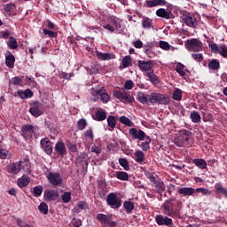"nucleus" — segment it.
Here are the masks:
<instances>
[{"label": "nucleus", "instance_id": "nucleus-1", "mask_svg": "<svg viewBox=\"0 0 227 227\" xmlns=\"http://www.w3.org/2000/svg\"><path fill=\"white\" fill-rule=\"evenodd\" d=\"M192 136V132L188 129H181L178 133V136L174 138V144L176 146L182 148L184 146V143L189 141V137Z\"/></svg>", "mask_w": 227, "mask_h": 227}, {"label": "nucleus", "instance_id": "nucleus-2", "mask_svg": "<svg viewBox=\"0 0 227 227\" xmlns=\"http://www.w3.org/2000/svg\"><path fill=\"white\" fill-rule=\"evenodd\" d=\"M149 102H151V104L168 106V104H169V97L160 93L153 92L149 96Z\"/></svg>", "mask_w": 227, "mask_h": 227}, {"label": "nucleus", "instance_id": "nucleus-3", "mask_svg": "<svg viewBox=\"0 0 227 227\" xmlns=\"http://www.w3.org/2000/svg\"><path fill=\"white\" fill-rule=\"evenodd\" d=\"M91 95L93 98L94 102H97L98 100V97H100V100L103 102V104H107L109 102V94L104 90V89H91Z\"/></svg>", "mask_w": 227, "mask_h": 227}, {"label": "nucleus", "instance_id": "nucleus-4", "mask_svg": "<svg viewBox=\"0 0 227 227\" xmlns=\"http://www.w3.org/2000/svg\"><path fill=\"white\" fill-rule=\"evenodd\" d=\"M188 51L191 52H200L203 49V43L199 39H191L188 40L185 43Z\"/></svg>", "mask_w": 227, "mask_h": 227}, {"label": "nucleus", "instance_id": "nucleus-5", "mask_svg": "<svg viewBox=\"0 0 227 227\" xmlns=\"http://www.w3.org/2000/svg\"><path fill=\"white\" fill-rule=\"evenodd\" d=\"M175 200L170 199L166 200L165 203L162 204V208L164 210V214L168 215V217H175Z\"/></svg>", "mask_w": 227, "mask_h": 227}, {"label": "nucleus", "instance_id": "nucleus-6", "mask_svg": "<svg viewBox=\"0 0 227 227\" xmlns=\"http://www.w3.org/2000/svg\"><path fill=\"white\" fill-rule=\"evenodd\" d=\"M48 182L53 185V187H59L63 184V178H61V176L58 172H50L47 175Z\"/></svg>", "mask_w": 227, "mask_h": 227}, {"label": "nucleus", "instance_id": "nucleus-7", "mask_svg": "<svg viewBox=\"0 0 227 227\" xmlns=\"http://www.w3.org/2000/svg\"><path fill=\"white\" fill-rule=\"evenodd\" d=\"M153 62L152 60H139L138 61V68H140L141 72L144 73V75L153 72Z\"/></svg>", "mask_w": 227, "mask_h": 227}, {"label": "nucleus", "instance_id": "nucleus-8", "mask_svg": "<svg viewBox=\"0 0 227 227\" xmlns=\"http://www.w3.org/2000/svg\"><path fill=\"white\" fill-rule=\"evenodd\" d=\"M106 203L111 208H120L121 207V200L116 198V194L109 193L106 196Z\"/></svg>", "mask_w": 227, "mask_h": 227}, {"label": "nucleus", "instance_id": "nucleus-9", "mask_svg": "<svg viewBox=\"0 0 227 227\" xmlns=\"http://www.w3.org/2000/svg\"><path fill=\"white\" fill-rule=\"evenodd\" d=\"M129 135L131 139H138V141H145V137H146V134L142 129H137L136 128H131L129 129Z\"/></svg>", "mask_w": 227, "mask_h": 227}, {"label": "nucleus", "instance_id": "nucleus-10", "mask_svg": "<svg viewBox=\"0 0 227 227\" xmlns=\"http://www.w3.org/2000/svg\"><path fill=\"white\" fill-rule=\"evenodd\" d=\"M24 166H22V160H20L18 162L10 163L7 166V172L10 173V175H19L20 171H22Z\"/></svg>", "mask_w": 227, "mask_h": 227}, {"label": "nucleus", "instance_id": "nucleus-11", "mask_svg": "<svg viewBox=\"0 0 227 227\" xmlns=\"http://www.w3.org/2000/svg\"><path fill=\"white\" fill-rule=\"evenodd\" d=\"M182 20L184 24L189 26L190 27H196L198 26V21L196 20V17L192 16V14L186 13L183 14Z\"/></svg>", "mask_w": 227, "mask_h": 227}, {"label": "nucleus", "instance_id": "nucleus-12", "mask_svg": "<svg viewBox=\"0 0 227 227\" xmlns=\"http://www.w3.org/2000/svg\"><path fill=\"white\" fill-rule=\"evenodd\" d=\"M21 132L25 139H31L35 136V127L31 124L22 126Z\"/></svg>", "mask_w": 227, "mask_h": 227}, {"label": "nucleus", "instance_id": "nucleus-13", "mask_svg": "<svg viewBox=\"0 0 227 227\" xmlns=\"http://www.w3.org/2000/svg\"><path fill=\"white\" fill-rule=\"evenodd\" d=\"M155 221L158 226H171V224H173V219L162 215H157Z\"/></svg>", "mask_w": 227, "mask_h": 227}, {"label": "nucleus", "instance_id": "nucleus-14", "mask_svg": "<svg viewBox=\"0 0 227 227\" xmlns=\"http://www.w3.org/2000/svg\"><path fill=\"white\" fill-rule=\"evenodd\" d=\"M59 198V192L56 190H46L44 192L45 201H56Z\"/></svg>", "mask_w": 227, "mask_h": 227}, {"label": "nucleus", "instance_id": "nucleus-15", "mask_svg": "<svg viewBox=\"0 0 227 227\" xmlns=\"http://www.w3.org/2000/svg\"><path fill=\"white\" fill-rule=\"evenodd\" d=\"M29 113L32 116H35V118L42 116V114H43V111H42V105L38 102L34 103L29 109Z\"/></svg>", "mask_w": 227, "mask_h": 227}, {"label": "nucleus", "instance_id": "nucleus-16", "mask_svg": "<svg viewBox=\"0 0 227 227\" xmlns=\"http://www.w3.org/2000/svg\"><path fill=\"white\" fill-rule=\"evenodd\" d=\"M40 145L47 155H51L52 153V142H51L49 138L41 139Z\"/></svg>", "mask_w": 227, "mask_h": 227}, {"label": "nucleus", "instance_id": "nucleus-17", "mask_svg": "<svg viewBox=\"0 0 227 227\" xmlns=\"http://www.w3.org/2000/svg\"><path fill=\"white\" fill-rule=\"evenodd\" d=\"M96 56L101 61H109L111 59H116V55H114V53H109V52L97 51Z\"/></svg>", "mask_w": 227, "mask_h": 227}, {"label": "nucleus", "instance_id": "nucleus-18", "mask_svg": "<svg viewBox=\"0 0 227 227\" xmlns=\"http://www.w3.org/2000/svg\"><path fill=\"white\" fill-rule=\"evenodd\" d=\"M55 152L60 155V157H65L67 155V145L63 142H57L55 145Z\"/></svg>", "mask_w": 227, "mask_h": 227}, {"label": "nucleus", "instance_id": "nucleus-19", "mask_svg": "<svg viewBox=\"0 0 227 227\" xmlns=\"http://www.w3.org/2000/svg\"><path fill=\"white\" fill-rule=\"evenodd\" d=\"M176 70L181 77H183L184 79H187V72H189V70H187V67H185L184 64L177 63L176 66Z\"/></svg>", "mask_w": 227, "mask_h": 227}, {"label": "nucleus", "instance_id": "nucleus-20", "mask_svg": "<svg viewBox=\"0 0 227 227\" xmlns=\"http://www.w3.org/2000/svg\"><path fill=\"white\" fill-rule=\"evenodd\" d=\"M96 219L99 221L101 224L107 226L108 223L113 219V216L111 215L98 214Z\"/></svg>", "mask_w": 227, "mask_h": 227}, {"label": "nucleus", "instance_id": "nucleus-21", "mask_svg": "<svg viewBox=\"0 0 227 227\" xmlns=\"http://www.w3.org/2000/svg\"><path fill=\"white\" fill-rule=\"evenodd\" d=\"M166 0H146L145 5L147 8H155V6H164Z\"/></svg>", "mask_w": 227, "mask_h": 227}, {"label": "nucleus", "instance_id": "nucleus-22", "mask_svg": "<svg viewBox=\"0 0 227 227\" xmlns=\"http://www.w3.org/2000/svg\"><path fill=\"white\" fill-rule=\"evenodd\" d=\"M156 15L167 20L173 19V13L171 12L166 11V9L163 8L158 9L156 11Z\"/></svg>", "mask_w": 227, "mask_h": 227}, {"label": "nucleus", "instance_id": "nucleus-23", "mask_svg": "<svg viewBox=\"0 0 227 227\" xmlns=\"http://www.w3.org/2000/svg\"><path fill=\"white\" fill-rule=\"evenodd\" d=\"M17 95L18 97H20V98L25 100L26 98H31L33 97V91L29 89H27L25 90H19L17 91Z\"/></svg>", "mask_w": 227, "mask_h": 227}, {"label": "nucleus", "instance_id": "nucleus-24", "mask_svg": "<svg viewBox=\"0 0 227 227\" xmlns=\"http://www.w3.org/2000/svg\"><path fill=\"white\" fill-rule=\"evenodd\" d=\"M153 187L154 188V191L158 192V194H162L164 191H166V184H164V183L160 181H156L155 183H153Z\"/></svg>", "mask_w": 227, "mask_h": 227}, {"label": "nucleus", "instance_id": "nucleus-25", "mask_svg": "<svg viewBox=\"0 0 227 227\" xmlns=\"http://www.w3.org/2000/svg\"><path fill=\"white\" fill-rule=\"evenodd\" d=\"M94 120L97 121H104L107 118V113L104 109L100 108L96 112V114L93 116Z\"/></svg>", "mask_w": 227, "mask_h": 227}, {"label": "nucleus", "instance_id": "nucleus-26", "mask_svg": "<svg viewBox=\"0 0 227 227\" xmlns=\"http://www.w3.org/2000/svg\"><path fill=\"white\" fill-rule=\"evenodd\" d=\"M178 194H183V196H192V194H194V192H196V190H194V188L192 187H184V188H180L177 191Z\"/></svg>", "mask_w": 227, "mask_h": 227}, {"label": "nucleus", "instance_id": "nucleus-27", "mask_svg": "<svg viewBox=\"0 0 227 227\" xmlns=\"http://www.w3.org/2000/svg\"><path fill=\"white\" fill-rule=\"evenodd\" d=\"M110 23L114 27V31H121V20L113 17L110 19Z\"/></svg>", "mask_w": 227, "mask_h": 227}, {"label": "nucleus", "instance_id": "nucleus-28", "mask_svg": "<svg viewBox=\"0 0 227 227\" xmlns=\"http://www.w3.org/2000/svg\"><path fill=\"white\" fill-rule=\"evenodd\" d=\"M145 76L147 77L146 81H149V82H152V84H159V77L155 74L154 71L147 73V74H145Z\"/></svg>", "mask_w": 227, "mask_h": 227}, {"label": "nucleus", "instance_id": "nucleus-29", "mask_svg": "<svg viewBox=\"0 0 227 227\" xmlns=\"http://www.w3.org/2000/svg\"><path fill=\"white\" fill-rule=\"evenodd\" d=\"M29 182H31V179L27 176H22L18 179L17 184L22 189L24 187H27V185H29Z\"/></svg>", "mask_w": 227, "mask_h": 227}, {"label": "nucleus", "instance_id": "nucleus-30", "mask_svg": "<svg viewBox=\"0 0 227 227\" xmlns=\"http://www.w3.org/2000/svg\"><path fill=\"white\" fill-rule=\"evenodd\" d=\"M5 64L8 68H13L15 67V56L10 53L9 55L5 56Z\"/></svg>", "mask_w": 227, "mask_h": 227}, {"label": "nucleus", "instance_id": "nucleus-31", "mask_svg": "<svg viewBox=\"0 0 227 227\" xmlns=\"http://www.w3.org/2000/svg\"><path fill=\"white\" fill-rule=\"evenodd\" d=\"M215 189L218 194H223V196H224V198H227V189L224 188V186H223V184H221V183H216L215 184Z\"/></svg>", "mask_w": 227, "mask_h": 227}, {"label": "nucleus", "instance_id": "nucleus-32", "mask_svg": "<svg viewBox=\"0 0 227 227\" xmlns=\"http://www.w3.org/2000/svg\"><path fill=\"white\" fill-rule=\"evenodd\" d=\"M192 163L200 169H207V161L203 159H194Z\"/></svg>", "mask_w": 227, "mask_h": 227}, {"label": "nucleus", "instance_id": "nucleus-33", "mask_svg": "<svg viewBox=\"0 0 227 227\" xmlns=\"http://www.w3.org/2000/svg\"><path fill=\"white\" fill-rule=\"evenodd\" d=\"M137 97L140 104H148V100L150 99V96L145 94L144 92H138Z\"/></svg>", "mask_w": 227, "mask_h": 227}, {"label": "nucleus", "instance_id": "nucleus-34", "mask_svg": "<svg viewBox=\"0 0 227 227\" xmlns=\"http://www.w3.org/2000/svg\"><path fill=\"white\" fill-rule=\"evenodd\" d=\"M83 137H85L87 141L93 143L95 139V136L93 135V129L90 128L89 129H87L83 134Z\"/></svg>", "mask_w": 227, "mask_h": 227}, {"label": "nucleus", "instance_id": "nucleus-35", "mask_svg": "<svg viewBox=\"0 0 227 227\" xmlns=\"http://www.w3.org/2000/svg\"><path fill=\"white\" fill-rule=\"evenodd\" d=\"M106 120L107 125L111 129L110 130H114V128L116 127V117L109 115Z\"/></svg>", "mask_w": 227, "mask_h": 227}, {"label": "nucleus", "instance_id": "nucleus-36", "mask_svg": "<svg viewBox=\"0 0 227 227\" xmlns=\"http://www.w3.org/2000/svg\"><path fill=\"white\" fill-rule=\"evenodd\" d=\"M119 121L122 123V125H126V127H134V122L126 116H121Z\"/></svg>", "mask_w": 227, "mask_h": 227}, {"label": "nucleus", "instance_id": "nucleus-37", "mask_svg": "<svg viewBox=\"0 0 227 227\" xmlns=\"http://www.w3.org/2000/svg\"><path fill=\"white\" fill-rule=\"evenodd\" d=\"M190 118L193 123H200L201 121V115L196 111L191 113Z\"/></svg>", "mask_w": 227, "mask_h": 227}, {"label": "nucleus", "instance_id": "nucleus-38", "mask_svg": "<svg viewBox=\"0 0 227 227\" xmlns=\"http://www.w3.org/2000/svg\"><path fill=\"white\" fill-rule=\"evenodd\" d=\"M152 19L147 18V17H143L142 18V26L145 29H150L152 27Z\"/></svg>", "mask_w": 227, "mask_h": 227}, {"label": "nucleus", "instance_id": "nucleus-39", "mask_svg": "<svg viewBox=\"0 0 227 227\" xmlns=\"http://www.w3.org/2000/svg\"><path fill=\"white\" fill-rule=\"evenodd\" d=\"M208 68L210 70H219V68H221V65L219 64V60L217 59H212L209 63H208Z\"/></svg>", "mask_w": 227, "mask_h": 227}, {"label": "nucleus", "instance_id": "nucleus-40", "mask_svg": "<svg viewBox=\"0 0 227 227\" xmlns=\"http://www.w3.org/2000/svg\"><path fill=\"white\" fill-rule=\"evenodd\" d=\"M135 160L141 164L145 160V153L141 150L135 152Z\"/></svg>", "mask_w": 227, "mask_h": 227}, {"label": "nucleus", "instance_id": "nucleus-41", "mask_svg": "<svg viewBox=\"0 0 227 227\" xmlns=\"http://www.w3.org/2000/svg\"><path fill=\"white\" fill-rule=\"evenodd\" d=\"M116 178H118V180H122L123 182H125V181L129 180V174L127 172H123V171H117Z\"/></svg>", "mask_w": 227, "mask_h": 227}, {"label": "nucleus", "instance_id": "nucleus-42", "mask_svg": "<svg viewBox=\"0 0 227 227\" xmlns=\"http://www.w3.org/2000/svg\"><path fill=\"white\" fill-rule=\"evenodd\" d=\"M126 93L127 92L121 90H114L113 95L114 98H117L118 100H121V102H123V98L125 97Z\"/></svg>", "mask_w": 227, "mask_h": 227}, {"label": "nucleus", "instance_id": "nucleus-43", "mask_svg": "<svg viewBox=\"0 0 227 227\" xmlns=\"http://www.w3.org/2000/svg\"><path fill=\"white\" fill-rule=\"evenodd\" d=\"M119 164L120 166H121V168H123L125 171H129V169H130V166L129 165V160H127V159L125 158L119 159Z\"/></svg>", "mask_w": 227, "mask_h": 227}, {"label": "nucleus", "instance_id": "nucleus-44", "mask_svg": "<svg viewBox=\"0 0 227 227\" xmlns=\"http://www.w3.org/2000/svg\"><path fill=\"white\" fill-rule=\"evenodd\" d=\"M39 212L41 214H43L44 215H47L49 214V206L45 202H42L38 207Z\"/></svg>", "mask_w": 227, "mask_h": 227}, {"label": "nucleus", "instance_id": "nucleus-45", "mask_svg": "<svg viewBox=\"0 0 227 227\" xmlns=\"http://www.w3.org/2000/svg\"><path fill=\"white\" fill-rule=\"evenodd\" d=\"M218 54L222 56V58H227V45L226 44H220V49L218 50Z\"/></svg>", "mask_w": 227, "mask_h": 227}, {"label": "nucleus", "instance_id": "nucleus-46", "mask_svg": "<svg viewBox=\"0 0 227 227\" xmlns=\"http://www.w3.org/2000/svg\"><path fill=\"white\" fill-rule=\"evenodd\" d=\"M42 192H43V187L42 185H37L34 187L33 193L35 198L42 196Z\"/></svg>", "mask_w": 227, "mask_h": 227}, {"label": "nucleus", "instance_id": "nucleus-47", "mask_svg": "<svg viewBox=\"0 0 227 227\" xmlns=\"http://www.w3.org/2000/svg\"><path fill=\"white\" fill-rule=\"evenodd\" d=\"M78 130H84L86 127H88V121H86V119H80L77 122Z\"/></svg>", "mask_w": 227, "mask_h": 227}, {"label": "nucleus", "instance_id": "nucleus-48", "mask_svg": "<svg viewBox=\"0 0 227 227\" xmlns=\"http://www.w3.org/2000/svg\"><path fill=\"white\" fill-rule=\"evenodd\" d=\"M22 79L18 76H15L10 80V84H13V86H22Z\"/></svg>", "mask_w": 227, "mask_h": 227}, {"label": "nucleus", "instance_id": "nucleus-49", "mask_svg": "<svg viewBox=\"0 0 227 227\" xmlns=\"http://www.w3.org/2000/svg\"><path fill=\"white\" fill-rule=\"evenodd\" d=\"M63 203H70V200H72V192H66L61 196Z\"/></svg>", "mask_w": 227, "mask_h": 227}, {"label": "nucleus", "instance_id": "nucleus-50", "mask_svg": "<svg viewBox=\"0 0 227 227\" xmlns=\"http://www.w3.org/2000/svg\"><path fill=\"white\" fill-rule=\"evenodd\" d=\"M8 47L12 50L17 49V47H19V44H17V39L14 37H10L8 42Z\"/></svg>", "mask_w": 227, "mask_h": 227}, {"label": "nucleus", "instance_id": "nucleus-51", "mask_svg": "<svg viewBox=\"0 0 227 227\" xmlns=\"http://www.w3.org/2000/svg\"><path fill=\"white\" fill-rule=\"evenodd\" d=\"M74 72H72V73L61 72L59 74L60 79H66L67 81H70V79H72V77H74Z\"/></svg>", "mask_w": 227, "mask_h": 227}, {"label": "nucleus", "instance_id": "nucleus-52", "mask_svg": "<svg viewBox=\"0 0 227 227\" xmlns=\"http://www.w3.org/2000/svg\"><path fill=\"white\" fill-rule=\"evenodd\" d=\"M123 207H124L125 210L127 212H129V214H130V212H132V210H134V204L130 201H125L123 203Z\"/></svg>", "mask_w": 227, "mask_h": 227}, {"label": "nucleus", "instance_id": "nucleus-53", "mask_svg": "<svg viewBox=\"0 0 227 227\" xmlns=\"http://www.w3.org/2000/svg\"><path fill=\"white\" fill-rule=\"evenodd\" d=\"M10 157V151L6 149H3V147L0 146V159H8Z\"/></svg>", "mask_w": 227, "mask_h": 227}, {"label": "nucleus", "instance_id": "nucleus-54", "mask_svg": "<svg viewBox=\"0 0 227 227\" xmlns=\"http://www.w3.org/2000/svg\"><path fill=\"white\" fill-rule=\"evenodd\" d=\"M159 46L163 51H169V49H171V45H169V43L166 41H160Z\"/></svg>", "mask_w": 227, "mask_h": 227}, {"label": "nucleus", "instance_id": "nucleus-55", "mask_svg": "<svg viewBox=\"0 0 227 227\" xmlns=\"http://www.w3.org/2000/svg\"><path fill=\"white\" fill-rule=\"evenodd\" d=\"M173 98L177 101L182 100V90L176 89L173 93Z\"/></svg>", "mask_w": 227, "mask_h": 227}, {"label": "nucleus", "instance_id": "nucleus-56", "mask_svg": "<svg viewBox=\"0 0 227 227\" xmlns=\"http://www.w3.org/2000/svg\"><path fill=\"white\" fill-rule=\"evenodd\" d=\"M90 152L93 153H96L97 155H100V153H102V147L93 145L90 147Z\"/></svg>", "mask_w": 227, "mask_h": 227}, {"label": "nucleus", "instance_id": "nucleus-57", "mask_svg": "<svg viewBox=\"0 0 227 227\" xmlns=\"http://www.w3.org/2000/svg\"><path fill=\"white\" fill-rule=\"evenodd\" d=\"M132 63V59L130 57L126 56L122 59V66L127 68V67H130V64Z\"/></svg>", "mask_w": 227, "mask_h": 227}, {"label": "nucleus", "instance_id": "nucleus-58", "mask_svg": "<svg viewBox=\"0 0 227 227\" xmlns=\"http://www.w3.org/2000/svg\"><path fill=\"white\" fill-rule=\"evenodd\" d=\"M132 88H134V82H132V80L126 81L125 84H124V90L129 91V90H132Z\"/></svg>", "mask_w": 227, "mask_h": 227}, {"label": "nucleus", "instance_id": "nucleus-59", "mask_svg": "<svg viewBox=\"0 0 227 227\" xmlns=\"http://www.w3.org/2000/svg\"><path fill=\"white\" fill-rule=\"evenodd\" d=\"M122 101L128 102L129 104H132L134 102V97H132L130 94L126 92V94H124V98H122Z\"/></svg>", "mask_w": 227, "mask_h": 227}, {"label": "nucleus", "instance_id": "nucleus-60", "mask_svg": "<svg viewBox=\"0 0 227 227\" xmlns=\"http://www.w3.org/2000/svg\"><path fill=\"white\" fill-rule=\"evenodd\" d=\"M17 224L19 227H35L33 224L31 223H26L24 221H22V219L19 218L17 220Z\"/></svg>", "mask_w": 227, "mask_h": 227}, {"label": "nucleus", "instance_id": "nucleus-61", "mask_svg": "<svg viewBox=\"0 0 227 227\" xmlns=\"http://www.w3.org/2000/svg\"><path fill=\"white\" fill-rule=\"evenodd\" d=\"M67 148H69V150L71 152H73L74 153H75V152H77V145L75 144H73L72 142L70 141H67Z\"/></svg>", "mask_w": 227, "mask_h": 227}, {"label": "nucleus", "instance_id": "nucleus-62", "mask_svg": "<svg viewBox=\"0 0 227 227\" xmlns=\"http://www.w3.org/2000/svg\"><path fill=\"white\" fill-rule=\"evenodd\" d=\"M145 176L150 180L152 184H154L157 182V179H155V176L152 172H146Z\"/></svg>", "mask_w": 227, "mask_h": 227}, {"label": "nucleus", "instance_id": "nucleus-63", "mask_svg": "<svg viewBox=\"0 0 227 227\" xmlns=\"http://www.w3.org/2000/svg\"><path fill=\"white\" fill-rule=\"evenodd\" d=\"M209 48L211 49L212 51L215 52V54H218L220 46L217 45V43H210Z\"/></svg>", "mask_w": 227, "mask_h": 227}, {"label": "nucleus", "instance_id": "nucleus-64", "mask_svg": "<svg viewBox=\"0 0 227 227\" xmlns=\"http://www.w3.org/2000/svg\"><path fill=\"white\" fill-rule=\"evenodd\" d=\"M104 29H106L110 33H114V27L110 23L103 25Z\"/></svg>", "mask_w": 227, "mask_h": 227}]
</instances>
